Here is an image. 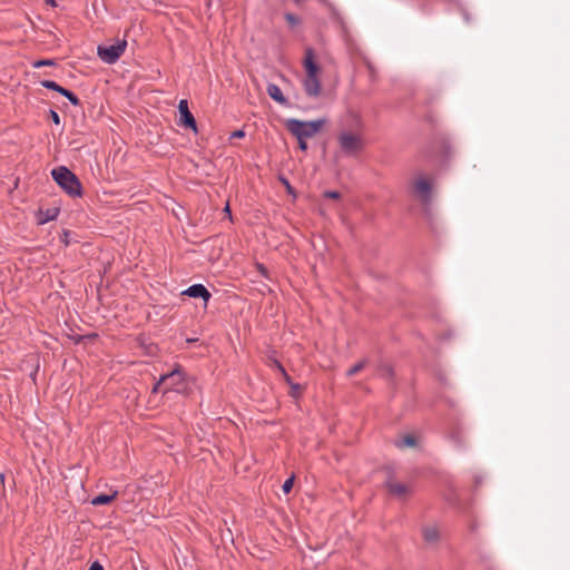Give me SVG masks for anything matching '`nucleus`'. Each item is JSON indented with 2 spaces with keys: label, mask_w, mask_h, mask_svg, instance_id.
<instances>
[{
  "label": "nucleus",
  "mask_w": 570,
  "mask_h": 570,
  "mask_svg": "<svg viewBox=\"0 0 570 570\" xmlns=\"http://www.w3.org/2000/svg\"><path fill=\"white\" fill-rule=\"evenodd\" d=\"M245 132L243 130H236L232 134V138H243Z\"/></svg>",
  "instance_id": "bb28decb"
},
{
  "label": "nucleus",
  "mask_w": 570,
  "mask_h": 570,
  "mask_svg": "<svg viewBox=\"0 0 570 570\" xmlns=\"http://www.w3.org/2000/svg\"><path fill=\"white\" fill-rule=\"evenodd\" d=\"M293 485H294V476H291V478H288V479L284 482V484H283V487H282L283 492H284L285 494H288V493L292 491Z\"/></svg>",
  "instance_id": "aec40b11"
},
{
  "label": "nucleus",
  "mask_w": 570,
  "mask_h": 570,
  "mask_svg": "<svg viewBox=\"0 0 570 570\" xmlns=\"http://www.w3.org/2000/svg\"><path fill=\"white\" fill-rule=\"evenodd\" d=\"M58 213H59L58 208L48 209L45 213L43 217L42 216L39 217V224H45V223H48L50 220H53L58 216Z\"/></svg>",
  "instance_id": "dca6fc26"
},
{
  "label": "nucleus",
  "mask_w": 570,
  "mask_h": 570,
  "mask_svg": "<svg viewBox=\"0 0 570 570\" xmlns=\"http://www.w3.org/2000/svg\"><path fill=\"white\" fill-rule=\"evenodd\" d=\"M386 485L391 494L400 498L406 495L410 492L407 485L393 480L389 481Z\"/></svg>",
  "instance_id": "f8f14e48"
},
{
  "label": "nucleus",
  "mask_w": 570,
  "mask_h": 570,
  "mask_svg": "<svg viewBox=\"0 0 570 570\" xmlns=\"http://www.w3.org/2000/svg\"><path fill=\"white\" fill-rule=\"evenodd\" d=\"M118 495L117 491H112L110 494H99L91 500L92 505H105L112 502Z\"/></svg>",
  "instance_id": "4468645a"
},
{
  "label": "nucleus",
  "mask_w": 570,
  "mask_h": 570,
  "mask_svg": "<svg viewBox=\"0 0 570 570\" xmlns=\"http://www.w3.org/2000/svg\"><path fill=\"white\" fill-rule=\"evenodd\" d=\"M282 183L285 185L286 189L288 193H292L293 189H292V186L289 185L288 180L285 179V178H282Z\"/></svg>",
  "instance_id": "c85d7f7f"
},
{
  "label": "nucleus",
  "mask_w": 570,
  "mask_h": 570,
  "mask_svg": "<svg viewBox=\"0 0 570 570\" xmlns=\"http://www.w3.org/2000/svg\"><path fill=\"white\" fill-rule=\"evenodd\" d=\"M50 115H51V119H52V121H53L56 125H59V124H60V117H59V115H58L56 111H53V110H51V111H50Z\"/></svg>",
  "instance_id": "393cba45"
},
{
  "label": "nucleus",
  "mask_w": 570,
  "mask_h": 570,
  "mask_svg": "<svg viewBox=\"0 0 570 570\" xmlns=\"http://www.w3.org/2000/svg\"><path fill=\"white\" fill-rule=\"evenodd\" d=\"M178 111H179V126L185 128H190L194 132H197V124L193 116V114L189 111L188 108V101L186 99H181L178 104Z\"/></svg>",
  "instance_id": "6e6552de"
},
{
  "label": "nucleus",
  "mask_w": 570,
  "mask_h": 570,
  "mask_svg": "<svg viewBox=\"0 0 570 570\" xmlns=\"http://www.w3.org/2000/svg\"><path fill=\"white\" fill-rule=\"evenodd\" d=\"M183 382L184 374L181 373V371L174 370L173 372L165 374L160 377L158 383L154 386L153 393L163 392L164 394H166L170 391L183 393Z\"/></svg>",
  "instance_id": "20e7f679"
},
{
  "label": "nucleus",
  "mask_w": 570,
  "mask_h": 570,
  "mask_svg": "<svg viewBox=\"0 0 570 570\" xmlns=\"http://www.w3.org/2000/svg\"><path fill=\"white\" fill-rule=\"evenodd\" d=\"M266 90H267L268 96H269L273 100L277 101V102H278V104H281V105H285V104H286V98L284 97V95H283V92H282L281 88H279L277 85H275V83H269V85L267 86V89H266Z\"/></svg>",
  "instance_id": "ddd939ff"
},
{
  "label": "nucleus",
  "mask_w": 570,
  "mask_h": 570,
  "mask_svg": "<svg viewBox=\"0 0 570 570\" xmlns=\"http://www.w3.org/2000/svg\"><path fill=\"white\" fill-rule=\"evenodd\" d=\"M365 366V361H361L357 364H355L353 367H351L347 372L348 376L355 375L360 371H362Z\"/></svg>",
  "instance_id": "6ab92c4d"
},
{
  "label": "nucleus",
  "mask_w": 570,
  "mask_h": 570,
  "mask_svg": "<svg viewBox=\"0 0 570 570\" xmlns=\"http://www.w3.org/2000/svg\"><path fill=\"white\" fill-rule=\"evenodd\" d=\"M414 193L423 203H428L431 196L432 183L424 175H417L413 180Z\"/></svg>",
  "instance_id": "0eeeda50"
},
{
  "label": "nucleus",
  "mask_w": 570,
  "mask_h": 570,
  "mask_svg": "<svg viewBox=\"0 0 570 570\" xmlns=\"http://www.w3.org/2000/svg\"><path fill=\"white\" fill-rule=\"evenodd\" d=\"M48 3L51 4V6H56V1L55 0H49Z\"/></svg>",
  "instance_id": "c756f323"
},
{
  "label": "nucleus",
  "mask_w": 570,
  "mask_h": 570,
  "mask_svg": "<svg viewBox=\"0 0 570 570\" xmlns=\"http://www.w3.org/2000/svg\"><path fill=\"white\" fill-rule=\"evenodd\" d=\"M275 367L282 373L285 381L291 385V395L294 397L299 396L301 392H302L301 385L292 382L291 377L287 375L283 365L281 363H278L277 361H275Z\"/></svg>",
  "instance_id": "9b49d317"
},
{
  "label": "nucleus",
  "mask_w": 570,
  "mask_h": 570,
  "mask_svg": "<svg viewBox=\"0 0 570 570\" xmlns=\"http://www.w3.org/2000/svg\"><path fill=\"white\" fill-rule=\"evenodd\" d=\"M415 445H416V440H415L414 435H412V434L404 435L400 440L396 441V446H399L400 449L413 448Z\"/></svg>",
  "instance_id": "2eb2a0df"
},
{
  "label": "nucleus",
  "mask_w": 570,
  "mask_h": 570,
  "mask_svg": "<svg viewBox=\"0 0 570 570\" xmlns=\"http://www.w3.org/2000/svg\"><path fill=\"white\" fill-rule=\"evenodd\" d=\"M285 20L287 21V23L291 26V27H295L299 23V19L298 17H296L295 14L293 13H286L285 14Z\"/></svg>",
  "instance_id": "412c9836"
},
{
  "label": "nucleus",
  "mask_w": 570,
  "mask_h": 570,
  "mask_svg": "<svg viewBox=\"0 0 570 570\" xmlns=\"http://www.w3.org/2000/svg\"><path fill=\"white\" fill-rule=\"evenodd\" d=\"M341 149L347 155H355L364 148V139L361 134L342 130L337 136Z\"/></svg>",
  "instance_id": "39448f33"
},
{
  "label": "nucleus",
  "mask_w": 570,
  "mask_h": 570,
  "mask_svg": "<svg viewBox=\"0 0 570 570\" xmlns=\"http://www.w3.org/2000/svg\"><path fill=\"white\" fill-rule=\"evenodd\" d=\"M41 86L47 88V89H51V90L58 91L61 95L66 90L63 87L59 86L57 82L51 81V80H43V81H41Z\"/></svg>",
  "instance_id": "f3484780"
},
{
  "label": "nucleus",
  "mask_w": 570,
  "mask_h": 570,
  "mask_svg": "<svg viewBox=\"0 0 570 570\" xmlns=\"http://www.w3.org/2000/svg\"><path fill=\"white\" fill-rule=\"evenodd\" d=\"M183 294L188 295L190 297H200L205 302H208L210 298V293L202 284H195L189 286L186 291L183 292Z\"/></svg>",
  "instance_id": "1a4fd4ad"
},
{
  "label": "nucleus",
  "mask_w": 570,
  "mask_h": 570,
  "mask_svg": "<svg viewBox=\"0 0 570 570\" xmlns=\"http://www.w3.org/2000/svg\"><path fill=\"white\" fill-rule=\"evenodd\" d=\"M422 535L425 542L433 544L440 540V530L436 525H425L422 529Z\"/></svg>",
  "instance_id": "9d476101"
},
{
  "label": "nucleus",
  "mask_w": 570,
  "mask_h": 570,
  "mask_svg": "<svg viewBox=\"0 0 570 570\" xmlns=\"http://www.w3.org/2000/svg\"><path fill=\"white\" fill-rule=\"evenodd\" d=\"M89 570H104L102 566L99 562H94Z\"/></svg>",
  "instance_id": "cd10ccee"
},
{
  "label": "nucleus",
  "mask_w": 570,
  "mask_h": 570,
  "mask_svg": "<svg viewBox=\"0 0 570 570\" xmlns=\"http://www.w3.org/2000/svg\"><path fill=\"white\" fill-rule=\"evenodd\" d=\"M324 196L331 199H338L341 197L340 193L334 190L326 191Z\"/></svg>",
  "instance_id": "5701e85b"
},
{
  "label": "nucleus",
  "mask_w": 570,
  "mask_h": 570,
  "mask_svg": "<svg viewBox=\"0 0 570 570\" xmlns=\"http://www.w3.org/2000/svg\"><path fill=\"white\" fill-rule=\"evenodd\" d=\"M303 67L305 70L304 78L302 79V85L305 94L311 98H317L321 96L322 86H321V73L322 69L315 61L314 50L307 48L305 50V57L303 59Z\"/></svg>",
  "instance_id": "f257e3e1"
},
{
  "label": "nucleus",
  "mask_w": 570,
  "mask_h": 570,
  "mask_svg": "<svg viewBox=\"0 0 570 570\" xmlns=\"http://www.w3.org/2000/svg\"><path fill=\"white\" fill-rule=\"evenodd\" d=\"M55 181L70 196H80L81 185L75 174L61 166L51 171Z\"/></svg>",
  "instance_id": "7ed1b4c3"
},
{
  "label": "nucleus",
  "mask_w": 570,
  "mask_h": 570,
  "mask_svg": "<svg viewBox=\"0 0 570 570\" xmlns=\"http://www.w3.org/2000/svg\"><path fill=\"white\" fill-rule=\"evenodd\" d=\"M127 41L125 39L117 40L111 45H101L97 49L98 57L106 63L116 62L125 52Z\"/></svg>",
  "instance_id": "423d86ee"
},
{
  "label": "nucleus",
  "mask_w": 570,
  "mask_h": 570,
  "mask_svg": "<svg viewBox=\"0 0 570 570\" xmlns=\"http://www.w3.org/2000/svg\"><path fill=\"white\" fill-rule=\"evenodd\" d=\"M225 212H226V213H229V206H228V204H227V205H226V207H225Z\"/></svg>",
  "instance_id": "7c9ffc66"
},
{
  "label": "nucleus",
  "mask_w": 570,
  "mask_h": 570,
  "mask_svg": "<svg viewBox=\"0 0 570 570\" xmlns=\"http://www.w3.org/2000/svg\"><path fill=\"white\" fill-rule=\"evenodd\" d=\"M62 96H65L73 106H78L80 104L78 97L67 89L65 90Z\"/></svg>",
  "instance_id": "a211bd4d"
},
{
  "label": "nucleus",
  "mask_w": 570,
  "mask_h": 570,
  "mask_svg": "<svg viewBox=\"0 0 570 570\" xmlns=\"http://www.w3.org/2000/svg\"><path fill=\"white\" fill-rule=\"evenodd\" d=\"M299 149L305 151L307 149V142L305 138H297Z\"/></svg>",
  "instance_id": "b1692460"
},
{
  "label": "nucleus",
  "mask_w": 570,
  "mask_h": 570,
  "mask_svg": "<svg viewBox=\"0 0 570 570\" xmlns=\"http://www.w3.org/2000/svg\"><path fill=\"white\" fill-rule=\"evenodd\" d=\"M382 374L386 377L392 376V368L390 366H383L382 367Z\"/></svg>",
  "instance_id": "a878e982"
},
{
  "label": "nucleus",
  "mask_w": 570,
  "mask_h": 570,
  "mask_svg": "<svg viewBox=\"0 0 570 570\" xmlns=\"http://www.w3.org/2000/svg\"><path fill=\"white\" fill-rule=\"evenodd\" d=\"M52 60H38L32 63L33 68H41L43 66H52Z\"/></svg>",
  "instance_id": "4be33fe9"
},
{
  "label": "nucleus",
  "mask_w": 570,
  "mask_h": 570,
  "mask_svg": "<svg viewBox=\"0 0 570 570\" xmlns=\"http://www.w3.org/2000/svg\"><path fill=\"white\" fill-rule=\"evenodd\" d=\"M326 124L325 119H316L312 121H301L297 119H288L286 127L288 131L296 138H311L315 136Z\"/></svg>",
  "instance_id": "f03ea898"
}]
</instances>
